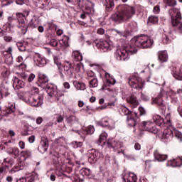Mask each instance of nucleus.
<instances>
[{"label": "nucleus", "mask_w": 182, "mask_h": 182, "mask_svg": "<svg viewBox=\"0 0 182 182\" xmlns=\"http://www.w3.org/2000/svg\"><path fill=\"white\" fill-rule=\"evenodd\" d=\"M105 1L106 11L107 12H112L114 9V0H104Z\"/></svg>", "instance_id": "34"}, {"label": "nucleus", "mask_w": 182, "mask_h": 182, "mask_svg": "<svg viewBox=\"0 0 182 182\" xmlns=\"http://www.w3.org/2000/svg\"><path fill=\"white\" fill-rule=\"evenodd\" d=\"M25 168V162L19 161L10 171V174H14L16 171H20V170H23Z\"/></svg>", "instance_id": "22"}, {"label": "nucleus", "mask_w": 182, "mask_h": 182, "mask_svg": "<svg viewBox=\"0 0 182 182\" xmlns=\"http://www.w3.org/2000/svg\"><path fill=\"white\" fill-rule=\"evenodd\" d=\"M48 148L49 142L48 141V139H44L41 140V144L38 147V150L40 151V153L43 154V153H46V151H48Z\"/></svg>", "instance_id": "19"}, {"label": "nucleus", "mask_w": 182, "mask_h": 182, "mask_svg": "<svg viewBox=\"0 0 182 182\" xmlns=\"http://www.w3.org/2000/svg\"><path fill=\"white\" fill-rule=\"evenodd\" d=\"M50 46H53V48H57V50H59L60 49V46L59 47V42H58V40L55 38H52L49 42Z\"/></svg>", "instance_id": "49"}, {"label": "nucleus", "mask_w": 182, "mask_h": 182, "mask_svg": "<svg viewBox=\"0 0 182 182\" xmlns=\"http://www.w3.org/2000/svg\"><path fill=\"white\" fill-rule=\"evenodd\" d=\"M154 156L157 161H166L168 156L167 154H161L159 151L156 150L154 153Z\"/></svg>", "instance_id": "31"}, {"label": "nucleus", "mask_w": 182, "mask_h": 182, "mask_svg": "<svg viewBox=\"0 0 182 182\" xmlns=\"http://www.w3.org/2000/svg\"><path fill=\"white\" fill-rule=\"evenodd\" d=\"M20 154L21 157H23V160H26V159H31V157H32V151L28 149L21 151Z\"/></svg>", "instance_id": "41"}, {"label": "nucleus", "mask_w": 182, "mask_h": 182, "mask_svg": "<svg viewBox=\"0 0 182 182\" xmlns=\"http://www.w3.org/2000/svg\"><path fill=\"white\" fill-rule=\"evenodd\" d=\"M100 159H103V154L99 150L92 149L88 151V161L90 164H95Z\"/></svg>", "instance_id": "10"}, {"label": "nucleus", "mask_w": 182, "mask_h": 182, "mask_svg": "<svg viewBox=\"0 0 182 182\" xmlns=\"http://www.w3.org/2000/svg\"><path fill=\"white\" fill-rule=\"evenodd\" d=\"M53 163L56 167L55 174L58 177H63L65 176L64 171L62 169L63 161L60 158V154L58 152L53 154Z\"/></svg>", "instance_id": "6"}, {"label": "nucleus", "mask_w": 182, "mask_h": 182, "mask_svg": "<svg viewBox=\"0 0 182 182\" xmlns=\"http://www.w3.org/2000/svg\"><path fill=\"white\" fill-rule=\"evenodd\" d=\"M40 4H41V6H40L41 9H45L48 5H49V2H50V0H38Z\"/></svg>", "instance_id": "52"}, {"label": "nucleus", "mask_w": 182, "mask_h": 182, "mask_svg": "<svg viewBox=\"0 0 182 182\" xmlns=\"http://www.w3.org/2000/svg\"><path fill=\"white\" fill-rule=\"evenodd\" d=\"M167 166L171 167H180L182 166V156L168 161Z\"/></svg>", "instance_id": "23"}, {"label": "nucleus", "mask_w": 182, "mask_h": 182, "mask_svg": "<svg viewBox=\"0 0 182 182\" xmlns=\"http://www.w3.org/2000/svg\"><path fill=\"white\" fill-rule=\"evenodd\" d=\"M143 130L146 132H149V133H153L154 134H157L159 133V129L156 127L154 122L150 121H144L141 124Z\"/></svg>", "instance_id": "12"}, {"label": "nucleus", "mask_w": 182, "mask_h": 182, "mask_svg": "<svg viewBox=\"0 0 182 182\" xmlns=\"http://www.w3.org/2000/svg\"><path fill=\"white\" fill-rule=\"evenodd\" d=\"M93 46H96L102 52H108V50H112V45L107 41L102 39H96L92 42Z\"/></svg>", "instance_id": "9"}, {"label": "nucleus", "mask_w": 182, "mask_h": 182, "mask_svg": "<svg viewBox=\"0 0 182 182\" xmlns=\"http://www.w3.org/2000/svg\"><path fill=\"white\" fill-rule=\"evenodd\" d=\"M18 76L23 79V80H25L26 82H28L31 83V82H33V80L36 77L35 74L31 73L30 75H28L27 73H22L18 75Z\"/></svg>", "instance_id": "25"}, {"label": "nucleus", "mask_w": 182, "mask_h": 182, "mask_svg": "<svg viewBox=\"0 0 182 182\" xmlns=\"http://www.w3.org/2000/svg\"><path fill=\"white\" fill-rule=\"evenodd\" d=\"M134 114L135 115L134 116L127 117V123L129 127H134L135 126H137L139 121L140 120L137 113L135 112Z\"/></svg>", "instance_id": "16"}, {"label": "nucleus", "mask_w": 182, "mask_h": 182, "mask_svg": "<svg viewBox=\"0 0 182 182\" xmlns=\"http://www.w3.org/2000/svg\"><path fill=\"white\" fill-rule=\"evenodd\" d=\"M49 84V77H48V75L40 73L38 75V79L37 81L38 86L43 89L44 87H46V86Z\"/></svg>", "instance_id": "15"}, {"label": "nucleus", "mask_w": 182, "mask_h": 182, "mask_svg": "<svg viewBox=\"0 0 182 182\" xmlns=\"http://www.w3.org/2000/svg\"><path fill=\"white\" fill-rule=\"evenodd\" d=\"M105 77L107 79V85H114L116 83V80L109 73H105Z\"/></svg>", "instance_id": "43"}, {"label": "nucleus", "mask_w": 182, "mask_h": 182, "mask_svg": "<svg viewBox=\"0 0 182 182\" xmlns=\"http://www.w3.org/2000/svg\"><path fill=\"white\" fill-rule=\"evenodd\" d=\"M43 89H45L46 92L51 97L55 96L56 95V92H58V87L53 84H49L46 87H45Z\"/></svg>", "instance_id": "17"}, {"label": "nucleus", "mask_w": 182, "mask_h": 182, "mask_svg": "<svg viewBox=\"0 0 182 182\" xmlns=\"http://www.w3.org/2000/svg\"><path fill=\"white\" fill-rule=\"evenodd\" d=\"M153 12L154 14H160V6L159 5L155 6L154 7Z\"/></svg>", "instance_id": "64"}, {"label": "nucleus", "mask_w": 182, "mask_h": 182, "mask_svg": "<svg viewBox=\"0 0 182 182\" xmlns=\"http://www.w3.org/2000/svg\"><path fill=\"white\" fill-rule=\"evenodd\" d=\"M136 14V8L127 4H122L118 6L117 12L112 15L111 19L116 23H123L127 22L133 18Z\"/></svg>", "instance_id": "3"}, {"label": "nucleus", "mask_w": 182, "mask_h": 182, "mask_svg": "<svg viewBox=\"0 0 182 182\" xmlns=\"http://www.w3.org/2000/svg\"><path fill=\"white\" fill-rule=\"evenodd\" d=\"M67 123L70 126V127H73V126H75V129H77V125L79 124V118L76 117L75 115L70 114L67 118Z\"/></svg>", "instance_id": "20"}, {"label": "nucleus", "mask_w": 182, "mask_h": 182, "mask_svg": "<svg viewBox=\"0 0 182 182\" xmlns=\"http://www.w3.org/2000/svg\"><path fill=\"white\" fill-rule=\"evenodd\" d=\"M158 59L160 60L161 63H164L168 60V54H167L166 50H160L158 52Z\"/></svg>", "instance_id": "27"}, {"label": "nucleus", "mask_w": 182, "mask_h": 182, "mask_svg": "<svg viewBox=\"0 0 182 182\" xmlns=\"http://www.w3.org/2000/svg\"><path fill=\"white\" fill-rule=\"evenodd\" d=\"M153 120L156 124H157V126H166L164 123V119L160 115L154 116Z\"/></svg>", "instance_id": "36"}, {"label": "nucleus", "mask_w": 182, "mask_h": 182, "mask_svg": "<svg viewBox=\"0 0 182 182\" xmlns=\"http://www.w3.org/2000/svg\"><path fill=\"white\" fill-rule=\"evenodd\" d=\"M80 174L82 176V177H87V178H93L94 177L92 171L87 168H82L80 170Z\"/></svg>", "instance_id": "28"}, {"label": "nucleus", "mask_w": 182, "mask_h": 182, "mask_svg": "<svg viewBox=\"0 0 182 182\" xmlns=\"http://www.w3.org/2000/svg\"><path fill=\"white\" fill-rule=\"evenodd\" d=\"M127 102L128 103H130V105L134 106V107H137V106H139V100H137V97L134 94H132L129 97H128L127 98Z\"/></svg>", "instance_id": "29"}, {"label": "nucleus", "mask_w": 182, "mask_h": 182, "mask_svg": "<svg viewBox=\"0 0 182 182\" xmlns=\"http://www.w3.org/2000/svg\"><path fill=\"white\" fill-rule=\"evenodd\" d=\"M9 154H12L14 156L15 159H17V157H19V155L21 154V151H19V148L18 147H13L10 149L8 151Z\"/></svg>", "instance_id": "39"}, {"label": "nucleus", "mask_w": 182, "mask_h": 182, "mask_svg": "<svg viewBox=\"0 0 182 182\" xmlns=\"http://www.w3.org/2000/svg\"><path fill=\"white\" fill-rule=\"evenodd\" d=\"M171 136H173V130L169 129H166L162 134V141L166 143L167 141V139Z\"/></svg>", "instance_id": "37"}, {"label": "nucleus", "mask_w": 182, "mask_h": 182, "mask_svg": "<svg viewBox=\"0 0 182 182\" xmlns=\"http://www.w3.org/2000/svg\"><path fill=\"white\" fill-rule=\"evenodd\" d=\"M72 146L73 149H80L83 146V142L74 141L72 142Z\"/></svg>", "instance_id": "53"}, {"label": "nucleus", "mask_w": 182, "mask_h": 182, "mask_svg": "<svg viewBox=\"0 0 182 182\" xmlns=\"http://www.w3.org/2000/svg\"><path fill=\"white\" fill-rule=\"evenodd\" d=\"M102 123L104 124V127H107L108 130H113L115 128L114 124H110V120L104 119H102Z\"/></svg>", "instance_id": "42"}, {"label": "nucleus", "mask_w": 182, "mask_h": 182, "mask_svg": "<svg viewBox=\"0 0 182 182\" xmlns=\"http://www.w3.org/2000/svg\"><path fill=\"white\" fill-rule=\"evenodd\" d=\"M56 122H58V123H62V122H63V120H64V118H63V116H62V115H60V114H58L57 116H56Z\"/></svg>", "instance_id": "63"}, {"label": "nucleus", "mask_w": 182, "mask_h": 182, "mask_svg": "<svg viewBox=\"0 0 182 182\" xmlns=\"http://www.w3.org/2000/svg\"><path fill=\"white\" fill-rule=\"evenodd\" d=\"M117 141L114 138H109L107 140V144L109 147V149H114L116 147V143Z\"/></svg>", "instance_id": "45"}, {"label": "nucleus", "mask_w": 182, "mask_h": 182, "mask_svg": "<svg viewBox=\"0 0 182 182\" xmlns=\"http://www.w3.org/2000/svg\"><path fill=\"white\" fill-rule=\"evenodd\" d=\"M85 134H93L95 133V127L90 125L83 129Z\"/></svg>", "instance_id": "48"}, {"label": "nucleus", "mask_w": 182, "mask_h": 182, "mask_svg": "<svg viewBox=\"0 0 182 182\" xmlns=\"http://www.w3.org/2000/svg\"><path fill=\"white\" fill-rule=\"evenodd\" d=\"M6 113L7 114H12V113H15V109L14 107H7L6 109Z\"/></svg>", "instance_id": "62"}, {"label": "nucleus", "mask_w": 182, "mask_h": 182, "mask_svg": "<svg viewBox=\"0 0 182 182\" xmlns=\"http://www.w3.org/2000/svg\"><path fill=\"white\" fill-rule=\"evenodd\" d=\"M13 87L17 90L23 89V87H25V82L15 77L13 82Z\"/></svg>", "instance_id": "26"}, {"label": "nucleus", "mask_w": 182, "mask_h": 182, "mask_svg": "<svg viewBox=\"0 0 182 182\" xmlns=\"http://www.w3.org/2000/svg\"><path fill=\"white\" fill-rule=\"evenodd\" d=\"M90 87H97V78H93L92 80H90Z\"/></svg>", "instance_id": "56"}, {"label": "nucleus", "mask_w": 182, "mask_h": 182, "mask_svg": "<svg viewBox=\"0 0 182 182\" xmlns=\"http://www.w3.org/2000/svg\"><path fill=\"white\" fill-rule=\"evenodd\" d=\"M91 4V6H85V9L87 11V14H93V12H95V4L93 3H90Z\"/></svg>", "instance_id": "57"}, {"label": "nucleus", "mask_w": 182, "mask_h": 182, "mask_svg": "<svg viewBox=\"0 0 182 182\" xmlns=\"http://www.w3.org/2000/svg\"><path fill=\"white\" fill-rule=\"evenodd\" d=\"M141 98L144 102H149L150 100V96L146 93L141 92Z\"/></svg>", "instance_id": "58"}, {"label": "nucleus", "mask_w": 182, "mask_h": 182, "mask_svg": "<svg viewBox=\"0 0 182 182\" xmlns=\"http://www.w3.org/2000/svg\"><path fill=\"white\" fill-rule=\"evenodd\" d=\"M139 116H146V109L143 107H139Z\"/></svg>", "instance_id": "61"}, {"label": "nucleus", "mask_w": 182, "mask_h": 182, "mask_svg": "<svg viewBox=\"0 0 182 182\" xmlns=\"http://www.w3.org/2000/svg\"><path fill=\"white\" fill-rule=\"evenodd\" d=\"M148 25H159V16H150L147 21Z\"/></svg>", "instance_id": "38"}, {"label": "nucleus", "mask_w": 182, "mask_h": 182, "mask_svg": "<svg viewBox=\"0 0 182 182\" xmlns=\"http://www.w3.org/2000/svg\"><path fill=\"white\" fill-rule=\"evenodd\" d=\"M73 85L77 90H85L86 89V85H85L83 82L74 81Z\"/></svg>", "instance_id": "40"}, {"label": "nucleus", "mask_w": 182, "mask_h": 182, "mask_svg": "<svg viewBox=\"0 0 182 182\" xmlns=\"http://www.w3.org/2000/svg\"><path fill=\"white\" fill-rule=\"evenodd\" d=\"M28 45H29V43L25 41H18L16 43V46L20 52H25L26 50V48H28Z\"/></svg>", "instance_id": "33"}, {"label": "nucleus", "mask_w": 182, "mask_h": 182, "mask_svg": "<svg viewBox=\"0 0 182 182\" xmlns=\"http://www.w3.org/2000/svg\"><path fill=\"white\" fill-rule=\"evenodd\" d=\"M122 179L124 182H137V176L130 172L124 175Z\"/></svg>", "instance_id": "21"}, {"label": "nucleus", "mask_w": 182, "mask_h": 182, "mask_svg": "<svg viewBox=\"0 0 182 182\" xmlns=\"http://www.w3.org/2000/svg\"><path fill=\"white\" fill-rule=\"evenodd\" d=\"M34 62L37 66L39 68H43V66H46L48 63V60L43 57V55L36 53L34 55Z\"/></svg>", "instance_id": "14"}, {"label": "nucleus", "mask_w": 182, "mask_h": 182, "mask_svg": "<svg viewBox=\"0 0 182 182\" xmlns=\"http://www.w3.org/2000/svg\"><path fill=\"white\" fill-rule=\"evenodd\" d=\"M151 105H157L158 109L161 114H166L167 107H166V102L163 100V93L160 92L159 95L151 100Z\"/></svg>", "instance_id": "8"}, {"label": "nucleus", "mask_w": 182, "mask_h": 182, "mask_svg": "<svg viewBox=\"0 0 182 182\" xmlns=\"http://www.w3.org/2000/svg\"><path fill=\"white\" fill-rule=\"evenodd\" d=\"M39 25V21L36 20V18H32L29 22L28 25H27L28 28H32L33 29L35 28H38Z\"/></svg>", "instance_id": "46"}, {"label": "nucleus", "mask_w": 182, "mask_h": 182, "mask_svg": "<svg viewBox=\"0 0 182 182\" xmlns=\"http://www.w3.org/2000/svg\"><path fill=\"white\" fill-rule=\"evenodd\" d=\"M55 96L58 102H59L60 100H63V99H62V97H63V96H65V95L60 92H58V91H57Z\"/></svg>", "instance_id": "59"}, {"label": "nucleus", "mask_w": 182, "mask_h": 182, "mask_svg": "<svg viewBox=\"0 0 182 182\" xmlns=\"http://www.w3.org/2000/svg\"><path fill=\"white\" fill-rule=\"evenodd\" d=\"M171 74L176 80L182 82V64L179 68L177 67L172 66L170 68Z\"/></svg>", "instance_id": "13"}, {"label": "nucleus", "mask_w": 182, "mask_h": 182, "mask_svg": "<svg viewBox=\"0 0 182 182\" xmlns=\"http://www.w3.org/2000/svg\"><path fill=\"white\" fill-rule=\"evenodd\" d=\"M75 70L77 73H83L85 72V67L82 63H78L75 67Z\"/></svg>", "instance_id": "44"}, {"label": "nucleus", "mask_w": 182, "mask_h": 182, "mask_svg": "<svg viewBox=\"0 0 182 182\" xmlns=\"http://www.w3.org/2000/svg\"><path fill=\"white\" fill-rule=\"evenodd\" d=\"M14 4V0H2L1 6H9V5H12Z\"/></svg>", "instance_id": "54"}, {"label": "nucleus", "mask_w": 182, "mask_h": 182, "mask_svg": "<svg viewBox=\"0 0 182 182\" xmlns=\"http://www.w3.org/2000/svg\"><path fill=\"white\" fill-rule=\"evenodd\" d=\"M173 133H174L176 137H177V139H179L180 140H182V134H181V132H180L178 130H173Z\"/></svg>", "instance_id": "60"}, {"label": "nucleus", "mask_w": 182, "mask_h": 182, "mask_svg": "<svg viewBox=\"0 0 182 182\" xmlns=\"http://www.w3.org/2000/svg\"><path fill=\"white\" fill-rule=\"evenodd\" d=\"M55 65H57L58 73L61 79H65V75L67 77L72 78L75 73V64L69 61H65L64 65H62V60L58 56L53 57ZM64 70V74H63Z\"/></svg>", "instance_id": "4"}, {"label": "nucleus", "mask_w": 182, "mask_h": 182, "mask_svg": "<svg viewBox=\"0 0 182 182\" xmlns=\"http://www.w3.org/2000/svg\"><path fill=\"white\" fill-rule=\"evenodd\" d=\"M18 98L23 102L33 107H41L43 105V97L39 94H33L31 92H21L18 94Z\"/></svg>", "instance_id": "5"}, {"label": "nucleus", "mask_w": 182, "mask_h": 182, "mask_svg": "<svg viewBox=\"0 0 182 182\" xmlns=\"http://www.w3.org/2000/svg\"><path fill=\"white\" fill-rule=\"evenodd\" d=\"M164 4L168 6H173L168 11L169 16L171 17V26L170 31H168L169 35H163V42L164 43H168L171 38H173V33L176 32L178 29L181 33H182V16L180 9L174 8L177 5V0H164Z\"/></svg>", "instance_id": "2"}, {"label": "nucleus", "mask_w": 182, "mask_h": 182, "mask_svg": "<svg viewBox=\"0 0 182 182\" xmlns=\"http://www.w3.org/2000/svg\"><path fill=\"white\" fill-rule=\"evenodd\" d=\"M47 26V31H56V29H58V26L53 23V21H48Z\"/></svg>", "instance_id": "50"}, {"label": "nucleus", "mask_w": 182, "mask_h": 182, "mask_svg": "<svg viewBox=\"0 0 182 182\" xmlns=\"http://www.w3.org/2000/svg\"><path fill=\"white\" fill-rule=\"evenodd\" d=\"M164 120L165 126L166 125L167 127H171V114H170V113L166 115L165 119Z\"/></svg>", "instance_id": "51"}, {"label": "nucleus", "mask_w": 182, "mask_h": 182, "mask_svg": "<svg viewBox=\"0 0 182 182\" xmlns=\"http://www.w3.org/2000/svg\"><path fill=\"white\" fill-rule=\"evenodd\" d=\"M16 22V19L9 17L8 22L4 26V28L6 29V32H11L12 28L14 26V23Z\"/></svg>", "instance_id": "24"}, {"label": "nucleus", "mask_w": 182, "mask_h": 182, "mask_svg": "<svg viewBox=\"0 0 182 182\" xmlns=\"http://www.w3.org/2000/svg\"><path fill=\"white\" fill-rule=\"evenodd\" d=\"M11 93L9 92V89L4 84L0 85V100L8 97Z\"/></svg>", "instance_id": "18"}, {"label": "nucleus", "mask_w": 182, "mask_h": 182, "mask_svg": "<svg viewBox=\"0 0 182 182\" xmlns=\"http://www.w3.org/2000/svg\"><path fill=\"white\" fill-rule=\"evenodd\" d=\"M123 147V143L120 141H117L115 144V147L114 148V150H118V154H120V153H122V154L124 153V151L122 150Z\"/></svg>", "instance_id": "47"}, {"label": "nucleus", "mask_w": 182, "mask_h": 182, "mask_svg": "<svg viewBox=\"0 0 182 182\" xmlns=\"http://www.w3.org/2000/svg\"><path fill=\"white\" fill-rule=\"evenodd\" d=\"M128 83L132 89L140 90L144 87V82L137 75H132L129 77Z\"/></svg>", "instance_id": "7"}, {"label": "nucleus", "mask_w": 182, "mask_h": 182, "mask_svg": "<svg viewBox=\"0 0 182 182\" xmlns=\"http://www.w3.org/2000/svg\"><path fill=\"white\" fill-rule=\"evenodd\" d=\"M120 114H122V116H127V117H130V116H136V112H133L132 111H130L129 109H127V107H122L120 108L119 110Z\"/></svg>", "instance_id": "30"}, {"label": "nucleus", "mask_w": 182, "mask_h": 182, "mask_svg": "<svg viewBox=\"0 0 182 182\" xmlns=\"http://www.w3.org/2000/svg\"><path fill=\"white\" fill-rule=\"evenodd\" d=\"M107 136L108 135L106 133V132H103L102 133H101L97 141V144H99V146H105V144H106V140L107 139Z\"/></svg>", "instance_id": "32"}, {"label": "nucleus", "mask_w": 182, "mask_h": 182, "mask_svg": "<svg viewBox=\"0 0 182 182\" xmlns=\"http://www.w3.org/2000/svg\"><path fill=\"white\" fill-rule=\"evenodd\" d=\"M131 43L126 47L117 49L115 52L117 60H129V55L137 53V49L134 46L141 49H150V48H152L154 41L148 36L142 35L132 38Z\"/></svg>", "instance_id": "1"}, {"label": "nucleus", "mask_w": 182, "mask_h": 182, "mask_svg": "<svg viewBox=\"0 0 182 182\" xmlns=\"http://www.w3.org/2000/svg\"><path fill=\"white\" fill-rule=\"evenodd\" d=\"M65 141H66L65 140V137L63 136L59 137L57 139H55V143H57V144H58L59 146H63Z\"/></svg>", "instance_id": "55"}, {"label": "nucleus", "mask_w": 182, "mask_h": 182, "mask_svg": "<svg viewBox=\"0 0 182 182\" xmlns=\"http://www.w3.org/2000/svg\"><path fill=\"white\" fill-rule=\"evenodd\" d=\"M16 18L18 22V28L21 29L22 35H25L28 32V25L25 23V15L22 13H16Z\"/></svg>", "instance_id": "11"}, {"label": "nucleus", "mask_w": 182, "mask_h": 182, "mask_svg": "<svg viewBox=\"0 0 182 182\" xmlns=\"http://www.w3.org/2000/svg\"><path fill=\"white\" fill-rule=\"evenodd\" d=\"M72 56L75 62H82V60H83V56L82 55V53L77 50L73 51Z\"/></svg>", "instance_id": "35"}]
</instances>
